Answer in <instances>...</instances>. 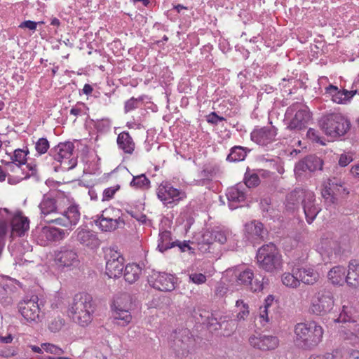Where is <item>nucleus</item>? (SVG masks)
I'll list each match as a JSON object with an SVG mask.
<instances>
[{"mask_svg": "<svg viewBox=\"0 0 359 359\" xmlns=\"http://www.w3.org/2000/svg\"><path fill=\"white\" fill-rule=\"evenodd\" d=\"M259 183V178L257 174H252L249 177H245V182L242 183L245 184V189L247 188H250L253 187H256Z\"/></svg>", "mask_w": 359, "mask_h": 359, "instance_id": "49", "label": "nucleus"}, {"mask_svg": "<svg viewBox=\"0 0 359 359\" xmlns=\"http://www.w3.org/2000/svg\"><path fill=\"white\" fill-rule=\"evenodd\" d=\"M130 185L135 189H148L150 187V180L144 174H141L134 176Z\"/></svg>", "mask_w": 359, "mask_h": 359, "instance_id": "41", "label": "nucleus"}, {"mask_svg": "<svg viewBox=\"0 0 359 359\" xmlns=\"http://www.w3.org/2000/svg\"><path fill=\"white\" fill-rule=\"evenodd\" d=\"M346 283L353 287L359 286V263L358 261L350 262L346 276Z\"/></svg>", "mask_w": 359, "mask_h": 359, "instance_id": "32", "label": "nucleus"}, {"mask_svg": "<svg viewBox=\"0 0 359 359\" xmlns=\"http://www.w3.org/2000/svg\"><path fill=\"white\" fill-rule=\"evenodd\" d=\"M158 198L167 208H173L187 198V193L169 182H162L156 189Z\"/></svg>", "mask_w": 359, "mask_h": 359, "instance_id": "6", "label": "nucleus"}, {"mask_svg": "<svg viewBox=\"0 0 359 359\" xmlns=\"http://www.w3.org/2000/svg\"><path fill=\"white\" fill-rule=\"evenodd\" d=\"M325 93L329 94L332 100L337 104H347L355 95L356 90H339L336 86L330 84L325 88Z\"/></svg>", "mask_w": 359, "mask_h": 359, "instance_id": "25", "label": "nucleus"}, {"mask_svg": "<svg viewBox=\"0 0 359 359\" xmlns=\"http://www.w3.org/2000/svg\"><path fill=\"white\" fill-rule=\"evenodd\" d=\"M118 189H119V186L111 187H109V188L105 189L103 191L102 201H106L111 200L114 197L115 193Z\"/></svg>", "mask_w": 359, "mask_h": 359, "instance_id": "52", "label": "nucleus"}, {"mask_svg": "<svg viewBox=\"0 0 359 359\" xmlns=\"http://www.w3.org/2000/svg\"><path fill=\"white\" fill-rule=\"evenodd\" d=\"M28 154L29 150L27 149L26 150L17 149L14 151L13 154L10 156V160L25 167L27 165V156Z\"/></svg>", "mask_w": 359, "mask_h": 359, "instance_id": "43", "label": "nucleus"}, {"mask_svg": "<svg viewBox=\"0 0 359 359\" xmlns=\"http://www.w3.org/2000/svg\"><path fill=\"white\" fill-rule=\"evenodd\" d=\"M143 97L140 96L137 98L131 97L130 99L128 100L125 102L124 106V111L126 113H128L129 111L134 110L139 107L140 104H141L143 101Z\"/></svg>", "mask_w": 359, "mask_h": 359, "instance_id": "48", "label": "nucleus"}, {"mask_svg": "<svg viewBox=\"0 0 359 359\" xmlns=\"http://www.w3.org/2000/svg\"><path fill=\"white\" fill-rule=\"evenodd\" d=\"M334 306V297L331 291H319L312 300L310 311L316 315H324L330 312Z\"/></svg>", "mask_w": 359, "mask_h": 359, "instance_id": "13", "label": "nucleus"}, {"mask_svg": "<svg viewBox=\"0 0 359 359\" xmlns=\"http://www.w3.org/2000/svg\"><path fill=\"white\" fill-rule=\"evenodd\" d=\"M346 270L344 267L337 266L330 270L327 274L329 280L334 285H342L346 282Z\"/></svg>", "mask_w": 359, "mask_h": 359, "instance_id": "33", "label": "nucleus"}, {"mask_svg": "<svg viewBox=\"0 0 359 359\" xmlns=\"http://www.w3.org/2000/svg\"><path fill=\"white\" fill-rule=\"evenodd\" d=\"M298 267H292L291 272H285L281 276L283 284L290 288H297L301 284Z\"/></svg>", "mask_w": 359, "mask_h": 359, "instance_id": "31", "label": "nucleus"}, {"mask_svg": "<svg viewBox=\"0 0 359 359\" xmlns=\"http://www.w3.org/2000/svg\"><path fill=\"white\" fill-rule=\"evenodd\" d=\"M224 118L222 116H218L215 112L210 113L207 118L208 123L217 125L219 122L224 121Z\"/></svg>", "mask_w": 359, "mask_h": 359, "instance_id": "59", "label": "nucleus"}, {"mask_svg": "<svg viewBox=\"0 0 359 359\" xmlns=\"http://www.w3.org/2000/svg\"><path fill=\"white\" fill-rule=\"evenodd\" d=\"M306 136L313 142L320 143V144H325L321 140V137L319 135V133L313 128H309L308 130Z\"/></svg>", "mask_w": 359, "mask_h": 359, "instance_id": "54", "label": "nucleus"}, {"mask_svg": "<svg viewBox=\"0 0 359 359\" xmlns=\"http://www.w3.org/2000/svg\"><path fill=\"white\" fill-rule=\"evenodd\" d=\"M257 258L259 268L267 273L275 274L283 269L282 255L273 243L262 245L258 250Z\"/></svg>", "mask_w": 359, "mask_h": 359, "instance_id": "3", "label": "nucleus"}, {"mask_svg": "<svg viewBox=\"0 0 359 359\" xmlns=\"http://www.w3.org/2000/svg\"><path fill=\"white\" fill-rule=\"evenodd\" d=\"M277 128L273 126L257 127L250 134L251 140L259 145L267 146L276 140Z\"/></svg>", "mask_w": 359, "mask_h": 359, "instance_id": "14", "label": "nucleus"}, {"mask_svg": "<svg viewBox=\"0 0 359 359\" xmlns=\"http://www.w3.org/2000/svg\"><path fill=\"white\" fill-rule=\"evenodd\" d=\"M117 145L125 154H132L135 150V142L128 132L123 131L118 134Z\"/></svg>", "mask_w": 359, "mask_h": 359, "instance_id": "30", "label": "nucleus"}, {"mask_svg": "<svg viewBox=\"0 0 359 359\" xmlns=\"http://www.w3.org/2000/svg\"><path fill=\"white\" fill-rule=\"evenodd\" d=\"M320 126L324 133L330 137L344 136L351 128L350 121L341 113H329L322 116Z\"/></svg>", "mask_w": 359, "mask_h": 359, "instance_id": "4", "label": "nucleus"}, {"mask_svg": "<svg viewBox=\"0 0 359 359\" xmlns=\"http://www.w3.org/2000/svg\"><path fill=\"white\" fill-rule=\"evenodd\" d=\"M308 189H295L287 194L285 198V208L288 210H294L299 206V204L303 201L306 191Z\"/></svg>", "mask_w": 359, "mask_h": 359, "instance_id": "28", "label": "nucleus"}, {"mask_svg": "<svg viewBox=\"0 0 359 359\" xmlns=\"http://www.w3.org/2000/svg\"><path fill=\"white\" fill-rule=\"evenodd\" d=\"M74 145L70 142H60L50 150V155L61 163L63 170L73 169L77 165V159L73 156Z\"/></svg>", "mask_w": 359, "mask_h": 359, "instance_id": "7", "label": "nucleus"}, {"mask_svg": "<svg viewBox=\"0 0 359 359\" xmlns=\"http://www.w3.org/2000/svg\"><path fill=\"white\" fill-rule=\"evenodd\" d=\"M350 173L353 177L359 179V163L351 166Z\"/></svg>", "mask_w": 359, "mask_h": 359, "instance_id": "64", "label": "nucleus"}, {"mask_svg": "<svg viewBox=\"0 0 359 359\" xmlns=\"http://www.w3.org/2000/svg\"><path fill=\"white\" fill-rule=\"evenodd\" d=\"M176 278L172 274L156 272L149 278V283L161 291H172L175 288Z\"/></svg>", "mask_w": 359, "mask_h": 359, "instance_id": "15", "label": "nucleus"}, {"mask_svg": "<svg viewBox=\"0 0 359 359\" xmlns=\"http://www.w3.org/2000/svg\"><path fill=\"white\" fill-rule=\"evenodd\" d=\"M323 161L315 155L306 156L303 160L299 161L294 167V171L299 172H314L318 170H322Z\"/></svg>", "mask_w": 359, "mask_h": 359, "instance_id": "26", "label": "nucleus"}, {"mask_svg": "<svg viewBox=\"0 0 359 359\" xmlns=\"http://www.w3.org/2000/svg\"><path fill=\"white\" fill-rule=\"evenodd\" d=\"M39 23H43V22H39ZM38 22L32 20H25L22 22L20 25V28H27L29 30L35 31L36 29Z\"/></svg>", "mask_w": 359, "mask_h": 359, "instance_id": "57", "label": "nucleus"}, {"mask_svg": "<svg viewBox=\"0 0 359 359\" xmlns=\"http://www.w3.org/2000/svg\"><path fill=\"white\" fill-rule=\"evenodd\" d=\"M13 216L6 208L0 209V230L5 233Z\"/></svg>", "mask_w": 359, "mask_h": 359, "instance_id": "46", "label": "nucleus"}, {"mask_svg": "<svg viewBox=\"0 0 359 359\" xmlns=\"http://www.w3.org/2000/svg\"><path fill=\"white\" fill-rule=\"evenodd\" d=\"M15 287L11 279L0 278V299L7 303L11 302V295L14 292Z\"/></svg>", "mask_w": 359, "mask_h": 359, "instance_id": "35", "label": "nucleus"}, {"mask_svg": "<svg viewBox=\"0 0 359 359\" xmlns=\"http://www.w3.org/2000/svg\"><path fill=\"white\" fill-rule=\"evenodd\" d=\"M332 190L337 193V194H348V191L344 187V182L337 178H332L329 180L327 183Z\"/></svg>", "mask_w": 359, "mask_h": 359, "instance_id": "45", "label": "nucleus"}, {"mask_svg": "<svg viewBox=\"0 0 359 359\" xmlns=\"http://www.w3.org/2000/svg\"><path fill=\"white\" fill-rule=\"evenodd\" d=\"M130 215L135 218L138 222L142 224H145L147 222V216L142 213H135L133 212H130Z\"/></svg>", "mask_w": 359, "mask_h": 359, "instance_id": "63", "label": "nucleus"}, {"mask_svg": "<svg viewBox=\"0 0 359 359\" xmlns=\"http://www.w3.org/2000/svg\"><path fill=\"white\" fill-rule=\"evenodd\" d=\"M95 128L100 133H105L110 130L111 123L108 119H102L95 123Z\"/></svg>", "mask_w": 359, "mask_h": 359, "instance_id": "51", "label": "nucleus"}, {"mask_svg": "<svg viewBox=\"0 0 359 359\" xmlns=\"http://www.w3.org/2000/svg\"><path fill=\"white\" fill-rule=\"evenodd\" d=\"M271 201L268 198L262 199L260 206L263 212H269L271 210Z\"/></svg>", "mask_w": 359, "mask_h": 359, "instance_id": "61", "label": "nucleus"}, {"mask_svg": "<svg viewBox=\"0 0 359 359\" xmlns=\"http://www.w3.org/2000/svg\"><path fill=\"white\" fill-rule=\"evenodd\" d=\"M213 238L215 242L220 244L225 243L227 241L232 238V233L228 229H215L212 230Z\"/></svg>", "mask_w": 359, "mask_h": 359, "instance_id": "42", "label": "nucleus"}, {"mask_svg": "<svg viewBox=\"0 0 359 359\" xmlns=\"http://www.w3.org/2000/svg\"><path fill=\"white\" fill-rule=\"evenodd\" d=\"M189 281L197 284L201 285L206 281V276L203 273H193L189 274Z\"/></svg>", "mask_w": 359, "mask_h": 359, "instance_id": "53", "label": "nucleus"}, {"mask_svg": "<svg viewBox=\"0 0 359 359\" xmlns=\"http://www.w3.org/2000/svg\"><path fill=\"white\" fill-rule=\"evenodd\" d=\"M42 348L47 352L54 355H61L63 353V351L60 347L49 343L42 344Z\"/></svg>", "mask_w": 359, "mask_h": 359, "instance_id": "50", "label": "nucleus"}, {"mask_svg": "<svg viewBox=\"0 0 359 359\" xmlns=\"http://www.w3.org/2000/svg\"><path fill=\"white\" fill-rule=\"evenodd\" d=\"M70 312L75 323L83 327L88 325L93 320L94 312L92 296L85 292L76 294L74 297Z\"/></svg>", "mask_w": 359, "mask_h": 359, "instance_id": "2", "label": "nucleus"}, {"mask_svg": "<svg viewBox=\"0 0 359 359\" xmlns=\"http://www.w3.org/2000/svg\"><path fill=\"white\" fill-rule=\"evenodd\" d=\"M80 210L78 205L71 204L66 210L64 208L60 211L58 217L51 219H46V223H54L64 227L71 228L76 226L80 219Z\"/></svg>", "mask_w": 359, "mask_h": 359, "instance_id": "12", "label": "nucleus"}, {"mask_svg": "<svg viewBox=\"0 0 359 359\" xmlns=\"http://www.w3.org/2000/svg\"><path fill=\"white\" fill-rule=\"evenodd\" d=\"M44 302L37 295L25 297L18 303L20 313L28 323H39L43 318Z\"/></svg>", "mask_w": 359, "mask_h": 359, "instance_id": "5", "label": "nucleus"}, {"mask_svg": "<svg viewBox=\"0 0 359 359\" xmlns=\"http://www.w3.org/2000/svg\"><path fill=\"white\" fill-rule=\"evenodd\" d=\"M334 321L338 323L355 322L354 309L353 307L344 305L339 317Z\"/></svg>", "mask_w": 359, "mask_h": 359, "instance_id": "39", "label": "nucleus"}, {"mask_svg": "<svg viewBox=\"0 0 359 359\" xmlns=\"http://www.w3.org/2000/svg\"><path fill=\"white\" fill-rule=\"evenodd\" d=\"M302 206L306 222L311 224L321 210L320 206L316 203L313 191L309 189L306 191L304 198L302 201Z\"/></svg>", "mask_w": 359, "mask_h": 359, "instance_id": "16", "label": "nucleus"}, {"mask_svg": "<svg viewBox=\"0 0 359 359\" xmlns=\"http://www.w3.org/2000/svg\"><path fill=\"white\" fill-rule=\"evenodd\" d=\"M245 229L248 239L252 242L262 240L264 238V230L263 224L259 222L252 221L246 224Z\"/></svg>", "mask_w": 359, "mask_h": 359, "instance_id": "27", "label": "nucleus"}, {"mask_svg": "<svg viewBox=\"0 0 359 359\" xmlns=\"http://www.w3.org/2000/svg\"><path fill=\"white\" fill-rule=\"evenodd\" d=\"M236 282L241 285L249 287L254 292L262 291L264 288V283L257 278L254 280V273L251 269H245L238 273H236Z\"/></svg>", "mask_w": 359, "mask_h": 359, "instance_id": "24", "label": "nucleus"}, {"mask_svg": "<svg viewBox=\"0 0 359 359\" xmlns=\"http://www.w3.org/2000/svg\"><path fill=\"white\" fill-rule=\"evenodd\" d=\"M344 359H359V351L347 348L344 350Z\"/></svg>", "mask_w": 359, "mask_h": 359, "instance_id": "55", "label": "nucleus"}, {"mask_svg": "<svg viewBox=\"0 0 359 359\" xmlns=\"http://www.w3.org/2000/svg\"><path fill=\"white\" fill-rule=\"evenodd\" d=\"M123 257L116 251L110 250V257L106 263V273L112 278L119 277L123 270Z\"/></svg>", "mask_w": 359, "mask_h": 359, "instance_id": "19", "label": "nucleus"}, {"mask_svg": "<svg viewBox=\"0 0 359 359\" xmlns=\"http://www.w3.org/2000/svg\"><path fill=\"white\" fill-rule=\"evenodd\" d=\"M1 163L6 165V172H11L15 175L18 181L27 179L36 174V168L35 165L28 164L25 167L18 165L12 161L2 160Z\"/></svg>", "mask_w": 359, "mask_h": 359, "instance_id": "18", "label": "nucleus"}, {"mask_svg": "<svg viewBox=\"0 0 359 359\" xmlns=\"http://www.w3.org/2000/svg\"><path fill=\"white\" fill-rule=\"evenodd\" d=\"M335 195H337V193L332 190L329 184H327L322 191V196L325 199L330 198L331 200H332L334 198Z\"/></svg>", "mask_w": 359, "mask_h": 359, "instance_id": "58", "label": "nucleus"}, {"mask_svg": "<svg viewBox=\"0 0 359 359\" xmlns=\"http://www.w3.org/2000/svg\"><path fill=\"white\" fill-rule=\"evenodd\" d=\"M299 278L301 283L306 285H313L316 283L319 278V274L311 268H299Z\"/></svg>", "mask_w": 359, "mask_h": 359, "instance_id": "34", "label": "nucleus"}, {"mask_svg": "<svg viewBox=\"0 0 359 359\" xmlns=\"http://www.w3.org/2000/svg\"><path fill=\"white\" fill-rule=\"evenodd\" d=\"M248 151L249 150L246 147L234 146L231 149L226 160L229 162L242 161L245 158Z\"/></svg>", "mask_w": 359, "mask_h": 359, "instance_id": "38", "label": "nucleus"}, {"mask_svg": "<svg viewBox=\"0 0 359 359\" xmlns=\"http://www.w3.org/2000/svg\"><path fill=\"white\" fill-rule=\"evenodd\" d=\"M248 341L253 348L262 351L273 350L278 346V339L273 336L252 335Z\"/></svg>", "mask_w": 359, "mask_h": 359, "instance_id": "22", "label": "nucleus"}, {"mask_svg": "<svg viewBox=\"0 0 359 359\" xmlns=\"http://www.w3.org/2000/svg\"><path fill=\"white\" fill-rule=\"evenodd\" d=\"M11 222L13 233L19 236L24 235L29 229V220L21 214L15 215Z\"/></svg>", "mask_w": 359, "mask_h": 359, "instance_id": "29", "label": "nucleus"}, {"mask_svg": "<svg viewBox=\"0 0 359 359\" xmlns=\"http://www.w3.org/2000/svg\"><path fill=\"white\" fill-rule=\"evenodd\" d=\"M236 307L238 309L236 319L238 320H245L250 313L248 304L245 303L243 300L239 299L236 302Z\"/></svg>", "mask_w": 359, "mask_h": 359, "instance_id": "44", "label": "nucleus"}, {"mask_svg": "<svg viewBox=\"0 0 359 359\" xmlns=\"http://www.w3.org/2000/svg\"><path fill=\"white\" fill-rule=\"evenodd\" d=\"M49 147V142L45 137H41L34 142L35 150L39 156L46 154Z\"/></svg>", "mask_w": 359, "mask_h": 359, "instance_id": "47", "label": "nucleus"}, {"mask_svg": "<svg viewBox=\"0 0 359 359\" xmlns=\"http://www.w3.org/2000/svg\"><path fill=\"white\" fill-rule=\"evenodd\" d=\"M142 269L136 264H128L126 266L123 276L126 282L135 283L141 274Z\"/></svg>", "mask_w": 359, "mask_h": 359, "instance_id": "36", "label": "nucleus"}, {"mask_svg": "<svg viewBox=\"0 0 359 359\" xmlns=\"http://www.w3.org/2000/svg\"><path fill=\"white\" fill-rule=\"evenodd\" d=\"M65 198L62 196H53L52 194H46L43 196L39 208L41 210V217L46 222V219H51L58 217L60 211L64 208Z\"/></svg>", "mask_w": 359, "mask_h": 359, "instance_id": "10", "label": "nucleus"}, {"mask_svg": "<svg viewBox=\"0 0 359 359\" xmlns=\"http://www.w3.org/2000/svg\"><path fill=\"white\" fill-rule=\"evenodd\" d=\"M285 116L287 118L292 116L287 128L294 130H301L305 128L311 118V114L307 107L299 102H295L290 105L286 110Z\"/></svg>", "mask_w": 359, "mask_h": 359, "instance_id": "8", "label": "nucleus"}, {"mask_svg": "<svg viewBox=\"0 0 359 359\" xmlns=\"http://www.w3.org/2000/svg\"><path fill=\"white\" fill-rule=\"evenodd\" d=\"M116 213H118V210L114 208L105 209L102 211L97 219L95 220V224L102 231H112L117 228L125 224L124 220L118 216Z\"/></svg>", "mask_w": 359, "mask_h": 359, "instance_id": "11", "label": "nucleus"}, {"mask_svg": "<svg viewBox=\"0 0 359 359\" xmlns=\"http://www.w3.org/2000/svg\"><path fill=\"white\" fill-rule=\"evenodd\" d=\"M215 242L213 238L212 231H205L202 234L201 241L198 242L199 248L201 250L206 252L210 250L211 245Z\"/></svg>", "mask_w": 359, "mask_h": 359, "instance_id": "40", "label": "nucleus"}, {"mask_svg": "<svg viewBox=\"0 0 359 359\" xmlns=\"http://www.w3.org/2000/svg\"><path fill=\"white\" fill-rule=\"evenodd\" d=\"M74 237L81 245L91 250L97 248L100 245L96 233L88 229L78 228L74 233Z\"/></svg>", "mask_w": 359, "mask_h": 359, "instance_id": "17", "label": "nucleus"}, {"mask_svg": "<svg viewBox=\"0 0 359 359\" xmlns=\"http://www.w3.org/2000/svg\"><path fill=\"white\" fill-rule=\"evenodd\" d=\"M84 104L83 103H78L76 106L70 109V114L74 116H81L83 114Z\"/></svg>", "mask_w": 359, "mask_h": 359, "instance_id": "60", "label": "nucleus"}, {"mask_svg": "<svg viewBox=\"0 0 359 359\" xmlns=\"http://www.w3.org/2000/svg\"><path fill=\"white\" fill-rule=\"evenodd\" d=\"M66 236V231L55 227L44 226L38 236L39 243L41 245H47L50 242L62 240Z\"/></svg>", "mask_w": 359, "mask_h": 359, "instance_id": "23", "label": "nucleus"}, {"mask_svg": "<svg viewBox=\"0 0 359 359\" xmlns=\"http://www.w3.org/2000/svg\"><path fill=\"white\" fill-rule=\"evenodd\" d=\"M132 304V297L129 293L118 294L114 300V319L116 324L126 326L130 323L132 316L130 309Z\"/></svg>", "mask_w": 359, "mask_h": 359, "instance_id": "9", "label": "nucleus"}, {"mask_svg": "<svg viewBox=\"0 0 359 359\" xmlns=\"http://www.w3.org/2000/svg\"><path fill=\"white\" fill-rule=\"evenodd\" d=\"M294 342L304 349L316 346L323 339V329L315 321L299 323L294 326Z\"/></svg>", "mask_w": 359, "mask_h": 359, "instance_id": "1", "label": "nucleus"}, {"mask_svg": "<svg viewBox=\"0 0 359 359\" xmlns=\"http://www.w3.org/2000/svg\"><path fill=\"white\" fill-rule=\"evenodd\" d=\"M176 242L171 241V232L163 231L159 233L157 248L161 252L175 246Z\"/></svg>", "mask_w": 359, "mask_h": 359, "instance_id": "37", "label": "nucleus"}, {"mask_svg": "<svg viewBox=\"0 0 359 359\" xmlns=\"http://www.w3.org/2000/svg\"><path fill=\"white\" fill-rule=\"evenodd\" d=\"M245 191V184L242 183H238L227 189L226 195L231 210L236 209L239 207L241 203L245 201L246 198Z\"/></svg>", "mask_w": 359, "mask_h": 359, "instance_id": "21", "label": "nucleus"}, {"mask_svg": "<svg viewBox=\"0 0 359 359\" xmlns=\"http://www.w3.org/2000/svg\"><path fill=\"white\" fill-rule=\"evenodd\" d=\"M55 260L60 267H70L79 264V256L76 251L67 247L61 248L55 254Z\"/></svg>", "mask_w": 359, "mask_h": 359, "instance_id": "20", "label": "nucleus"}, {"mask_svg": "<svg viewBox=\"0 0 359 359\" xmlns=\"http://www.w3.org/2000/svg\"><path fill=\"white\" fill-rule=\"evenodd\" d=\"M352 161L353 157L351 154H342L339 158V165L341 167H345Z\"/></svg>", "mask_w": 359, "mask_h": 359, "instance_id": "56", "label": "nucleus"}, {"mask_svg": "<svg viewBox=\"0 0 359 359\" xmlns=\"http://www.w3.org/2000/svg\"><path fill=\"white\" fill-rule=\"evenodd\" d=\"M259 317L265 322L269 321L268 308L266 305H264L259 308Z\"/></svg>", "mask_w": 359, "mask_h": 359, "instance_id": "62", "label": "nucleus"}]
</instances>
